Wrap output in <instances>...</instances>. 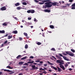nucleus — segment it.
Masks as SVG:
<instances>
[{
    "mask_svg": "<svg viewBox=\"0 0 75 75\" xmlns=\"http://www.w3.org/2000/svg\"><path fill=\"white\" fill-rule=\"evenodd\" d=\"M51 3H52V2H50V1L46 2L45 4H46V5L44 6L43 7H44L45 8H46L47 7L48 8L51 7L52 6V4H50Z\"/></svg>",
    "mask_w": 75,
    "mask_h": 75,
    "instance_id": "1",
    "label": "nucleus"
},
{
    "mask_svg": "<svg viewBox=\"0 0 75 75\" xmlns=\"http://www.w3.org/2000/svg\"><path fill=\"white\" fill-rule=\"evenodd\" d=\"M64 61L63 60H61V61L60 62V63L59 64V67L61 68H62L63 70H65V68L64 67L62 64H64V62H63Z\"/></svg>",
    "mask_w": 75,
    "mask_h": 75,
    "instance_id": "2",
    "label": "nucleus"
},
{
    "mask_svg": "<svg viewBox=\"0 0 75 75\" xmlns=\"http://www.w3.org/2000/svg\"><path fill=\"white\" fill-rule=\"evenodd\" d=\"M66 53L67 54L69 55L70 56H71V57H73V56L74 55V54L72 53L71 52H66Z\"/></svg>",
    "mask_w": 75,
    "mask_h": 75,
    "instance_id": "3",
    "label": "nucleus"
},
{
    "mask_svg": "<svg viewBox=\"0 0 75 75\" xmlns=\"http://www.w3.org/2000/svg\"><path fill=\"white\" fill-rule=\"evenodd\" d=\"M51 4H52V6H58V4H59L57 2H52Z\"/></svg>",
    "mask_w": 75,
    "mask_h": 75,
    "instance_id": "4",
    "label": "nucleus"
},
{
    "mask_svg": "<svg viewBox=\"0 0 75 75\" xmlns=\"http://www.w3.org/2000/svg\"><path fill=\"white\" fill-rule=\"evenodd\" d=\"M50 0H44L42 1V2H40L39 3V4H44V3L45 2H48V1H50Z\"/></svg>",
    "mask_w": 75,
    "mask_h": 75,
    "instance_id": "5",
    "label": "nucleus"
},
{
    "mask_svg": "<svg viewBox=\"0 0 75 75\" xmlns=\"http://www.w3.org/2000/svg\"><path fill=\"white\" fill-rule=\"evenodd\" d=\"M72 7L71 8L72 10H75V3L73 4L71 6Z\"/></svg>",
    "mask_w": 75,
    "mask_h": 75,
    "instance_id": "6",
    "label": "nucleus"
},
{
    "mask_svg": "<svg viewBox=\"0 0 75 75\" xmlns=\"http://www.w3.org/2000/svg\"><path fill=\"white\" fill-rule=\"evenodd\" d=\"M1 10L2 11H4V10H6V6H3L1 7L0 8Z\"/></svg>",
    "mask_w": 75,
    "mask_h": 75,
    "instance_id": "7",
    "label": "nucleus"
},
{
    "mask_svg": "<svg viewBox=\"0 0 75 75\" xmlns=\"http://www.w3.org/2000/svg\"><path fill=\"white\" fill-rule=\"evenodd\" d=\"M31 67H32V68H33V69H38V67H35V65L32 66Z\"/></svg>",
    "mask_w": 75,
    "mask_h": 75,
    "instance_id": "8",
    "label": "nucleus"
},
{
    "mask_svg": "<svg viewBox=\"0 0 75 75\" xmlns=\"http://www.w3.org/2000/svg\"><path fill=\"white\" fill-rule=\"evenodd\" d=\"M44 11L46 13H50V12H51V11L50 10L45 9L44 10Z\"/></svg>",
    "mask_w": 75,
    "mask_h": 75,
    "instance_id": "9",
    "label": "nucleus"
},
{
    "mask_svg": "<svg viewBox=\"0 0 75 75\" xmlns=\"http://www.w3.org/2000/svg\"><path fill=\"white\" fill-rule=\"evenodd\" d=\"M51 68H52L53 69H54L55 71H57V67H55L52 66H51Z\"/></svg>",
    "mask_w": 75,
    "mask_h": 75,
    "instance_id": "10",
    "label": "nucleus"
},
{
    "mask_svg": "<svg viewBox=\"0 0 75 75\" xmlns=\"http://www.w3.org/2000/svg\"><path fill=\"white\" fill-rule=\"evenodd\" d=\"M0 33H1V34H4L5 33V31L4 30H0Z\"/></svg>",
    "mask_w": 75,
    "mask_h": 75,
    "instance_id": "11",
    "label": "nucleus"
},
{
    "mask_svg": "<svg viewBox=\"0 0 75 75\" xmlns=\"http://www.w3.org/2000/svg\"><path fill=\"white\" fill-rule=\"evenodd\" d=\"M35 12V11L34 10H30V13L33 14Z\"/></svg>",
    "mask_w": 75,
    "mask_h": 75,
    "instance_id": "12",
    "label": "nucleus"
},
{
    "mask_svg": "<svg viewBox=\"0 0 75 75\" xmlns=\"http://www.w3.org/2000/svg\"><path fill=\"white\" fill-rule=\"evenodd\" d=\"M4 71L7 72H11V71L9 70H6V69H4Z\"/></svg>",
    "mask_w": 75,
    "mask_h": 75,
    "instance_id": "13",
    "label": "nucleus"
},
{
    "mask_svg": "<svg viewBox=\"0 0 75 75\" xmlns=\"http://www.w3.org/2000/svg\"><path fill=\"white\" fill-rule=\"evenodd\" d=\"M57 68L58 69V72H61V71H62V69H60V68H59V67H57Z\"/></svg>",
    "mask_w": 75,
    "mask_h": 75,
    "instance_id": "14",
    "label": "nucleus"
},
{
    "mask_svg": "<svg viewBox=\"0 0 75 75\" xmlns=\"http://www.w3.org/2000/svg\"><path fill=\"white\" fill-rule=\"evenodd\" d=\"M17 30H14L12 31V33L13 34H17Z\"/></svg>",
    "mask_w": 75,
    "mask_h": 75,
    "instance_id": "15",
    "label": "nucleus"
},
{
    "mask_svg": "<svg viewBox=\"0 0 75 75\" xmlns=\"http://www.w3.org/2000/svg\"><path fill=\"white\" fill-rule=\"evenodd\" d=\"M14 4L15 5V6H16V7L20 5L19 3L18 2L16 4Z\"/></svg>",
    "mask_w": 75,
    "mask_h": 75,
    "instance_id": "16",
    "label": "nucleus"
},
{
    "mask_svg": "<svg viewBox=\"0 0 75 75\" xmlns=\"http://www.w3.org/2000/svg\"><path fill=\"white\" fill-rule=\"evenodd\" d=\"M23 64H24V62H19V64L20 65H21Z\"/></svg>",
    "mask_w": 75,
    "mask_h": 75,
    "instance_id": "17",
    "label": "nucleus"
},
{
    "mask_svg": "<svg viewBox=\"0 0 75 75\" xmlns=\"http://www.w3.org/2000/svg\"><path fill=\"white\" fill-rule=\"evenodd\" d=\"M13 37V36H12V35H9L8 36V38H7L8 39H11V38H12V37Z\"/></svg>",
    "mask_w": 75,
    "mask_h": 75,
    "instance_id": "18",
    "label": "nucleus"
},
{
    "mask_svg": "<svg viewBox=\"0 0 75 75\" xmlns=\"http://www.w3.org/2000/svg\"><path fill=\"white\" fill-rule=\"evenodd\" d=\"M50 28H52V29H53V28H54V26L53 25H50Z\"/></svg>",
    "mask_w": 75,
    "mask_h": 75,
    "instance_id": "19",
    "label": "nucleus"
},
{
    "mask_svg": "<svg viewBox=\"0 0 75 75\" xmlns=\"http://www.w3.org/2000/svg\"><path fill=\"white\" fill-rule=\"evenodd\" d=\"M21 55H18L17 57H16V59H19L20 58H21Z\"/></svg>",
    "mask_w": 75,
    "mask_h": 75,
    "instance_id": "20",
    "label": "nucleus"
},
{
    "mask_svg": "<svg viewBox=\"0 0 75 75\" xmlns=\"http://www.w3.org/2000/svg\"><path fill=\"white\" fill-rule=\"evenodd\" d=\"M47 63L49 64L50 65H54V64L52 63H51V62H49V61H47Z\"/></svg>",
    "mask_w": 75,
    "mask_h": 75,
    "instance_id": "21",
    "label": "nucleus"
},
{
    "mask_svg": "<svg viewBox=\"0 0 75 75\" xmlns=\"http://www.w3.org/2000/svg\"><path fill=\"white\" fill-rule=\"evenodd\" d=\"M34 61H32V62L29 61L28 62V64H33L34 62Z\"/></svg>",
    "mask_w": 75,
    "mask_h": 75,
    "instance_id": "22",
    "label": "nucleus"
},
{
    "mask_svg": "<svg viewBox=\"0 0 75 75\" xmlns=\"http://www.w3.org/2000/svg\"><path fill=\"white\" fill-rule=\"evenodd\" d=\"M7 68H9V69H13V67H10V66H8L6 67Z\"/></svg>",
    "mask_w": 75,
    "mask_h": 75,
    "instance_id": "23",
    "label": "nucleus"
},
{
    "mask_svg": "<svg viewBox=\"0 0 75 75\" xmlns=\"http://www.w3.org/2000/svg\"><path fill=\"white\" fill-rule=\"evenodd\" d=\"M36 44H37L38 45H41V43L38 42L36 43Z\"/></svg>",
    "mask_w": 75,
    "mask_h": 75,
    "instance_id": "24",
    "label": "nucleus"
},
{
    "mask_svg": "<svg viewBox=\"0 0 75 75\" xmlns=\"http://www.w3.org/2000/svg\"><path fill=\"white\" fill-rule=\"evenodd\" d=\"M3 25H4L5 26H6L7 25V23H4L2 24Z\"/></svg>",
    "mask_w": 75,
    "mask_h": 75,
    "instance_id": "25",
    "label": "nucleus"
},
{
    "mask_svg": "<svg viewBox=\"0 0 75 75\" xmlns=\"http://www.w3.org/2000/svg\"><path fill=\"white\" fill-rule=\"evenodd\" d=\"M25 49H27V48H28V45H27V44H26L25 45Z\"/></svg>",
    "mask_w": 75,
    "mask_h": 75,
    "instance_id": "26",
    "label": "nucleus"
},
{
    "mask_svg": "<svg viewBox=\"0 0 75 75\" xmlns=\"http://www.w3.org/2000/svg\"><path fill=\"white\" fill-rule=\"evenodd\" d=\"M59 3H62V4L64 3V1H59Z\"/></svg>",
    "mask_w": 75,
    "mask_h": 75,
    "instance_id": "27",
    "label": "nucleus"
},
{
    "mask_svg": "<svg viewBox=\"0 0 75 75\" xmlns=\"http://www.w3.org/2000/svg\"><path fill=\"white\" fill-rule=\"evenodd\" d=\"M28 13H31V10H28L27 11Z\"/></svg>",
    "mask_w": 75,
    "mask_h": 75,
    "instance_id": "28",
    "label": "nucleus"
},
{
    "mask_svg": "<svg viewBox=\"0 0 75 75\" xmlns=\"http://www.w3.org/2000/svg\"><path fill=\"white\" fill-rule=\"evenodd\" d=\"M26 58H27V57H25L22 58L21 59H25Z\"/></svg>",
    "mask_w": 75,
    "mask_h": 75,
    "instance_id": "29",
    "label": "nucleus"
},
{
    "mask_svg": "<svg viewBox=\"0 0 75 75\" xmlns=\"http://www.w3.org/2000/svg\"><path fill=\"white\" fill-rule=\"evenodd\" d=\"M60 61L61 60H57V62H58V63H59V64H60V63H61V61Z\"/></svg>",
    "mask_w": 75,
    "mask_h": 75,
    "instance_id": "30",
    "label": "nucleus"
},
{
    "mask_svg": "<svg viewBox=\"0 0 75 75\" xmlns=\"http://www.w3.org/2000/svg\"><path fill=\"white\" fill-rule=\"evenodd\" d=\"M23 34L24 35H25V36H27L28 35L27 33H23Z\"/></svg>",
    "mask_w": 75,
    "mask_h": 75,
    "instance_id": "31",
    "label": "nucleus"
},
{
    "mask_svg": "<svg viewBox=\"0 0 75 75\" xmlns=\"http://www.w3.org/2000/svg\"><path fill=\"white\" fill-rule=\"evenodd\" d=\"M11 72L9 73V74L10 75H11V74H13V73H14V71H11Z\"/></svg>",
    "mask_w": 75,
    "mask_h": 75,
    "instance_id": "32",
    "label": "nucleus"
},
{
    "mask_svg": "<svg viewBox=\"0 0 75 75\" xmlns=\"http://www.w3.org/2000/svg\"><path fill=\"white\" fill-rule=\"evenodd\" d=\"M17 10H20L21 9V7H18L17 8Z\"/></svg>",
    "mask_w": 75,
    "mask_h": 75,
    "instance_id": "33",
    "label": "nucleus"
},
{
    "mask_svg": "<svg viewBox=\"0 0 75 75\" xmlns=\"http://www.w3.org/2000/svg\"><path fill=\"white\" fill-rule=\"evenodd\" d=\"M71 50L72 52H75V50H74V49H71Z\"/></svg>",
    "mask_w": 75,
    "mask_h": 75,
    "instance_id": "34",
    "label": "nucleus"
},
{
    "mask_svg": "<svg viewBox=\"0 0 75 75\" xmlns=\"http://www.w3.org/2000/svg\"><path fill=\"white\" fill-rule=\"evenodd\" d=\"M51 50L52 51H55V48H52Z\"/></svg>",
    "mask_w": 75,
    "mask_h": 75,
    "instance_id": "35",
    "label": "nucleus"
},
{
    "mask_svg": "<svg viewBox=\"0 0 75 75\" xmlns=\"http://www.w3.org/2000/svg\"><path fill=\"white\" fill-rule=\"evenodd\" d=\"M19 39L20 40V41H21L22 40H23V38L21 37L19 38Z\"/></svg>",
    "mask_w": 75,
    "mask_h": 75,
    "instance_id": "36",
    "label": "nucleus"
},
{
    "mask_svg": "<svg viewBox=\"0 0 75 75\" xmlns=\"http://www.w3.org/2000/svg\"><path fill=\"white\" fill-rule=\"evenodd\" d=\"M58 54L59 55V56H60V57H63V56L62 54H61V53H58Z\"/></svg>",
    "mask_w": 75,
    "mask_h": 75,
    "instance_id": "37",
    "label": "nucleus"
},
{
    "mask_svg": "<svg viewBox=\"0 0 75 75\" xmlns=\"http://www.w3.org/2000/svg\"><path fill=\"white\" fill-rule=\"evenodd\" d=\"M57 57L58 58V59H62V58H61V57L59 56H57Z\"/></svg>",
    "mask_w": 75,
    "mask_h": 75,
    "instance_id": "38",
    "label": "nucleus"
},
{
    "mask_svg": "<svg viewBox=\"0 0 75 75\" xmlns=\"http://www.w3.org/2000/svg\"><path fill=\"white\" fill-rule=\"evenodd\" d=\"M34 1H35V3H38V2H39V1H38L37 0H34Z\"/></svg>",
    "mask_w": 75,
    "mask_h": 75,
    "instance_id": "39",
    "label": "nucleus"
},
{
    "mask_svg": "<svg viewBox=\"0 0 75 75\" xmlns=\"http://www.w3.org/2000/svg\"><path fill=\"white\" fill-rule=\"evenodd\" d=\"M23 5H27V3H26V2H23Z\"/></svg>",
    "mask_w": 75,
    "mask_h": 75,
    "instance_id": "40",
    "label": "nucleus"
},
{
    "mask_svg": "<svg viewBox=\"0 0 75 75\" xmlns=\"http://www.w3.org/2000/svg\"><path fill=\"white\" fill-rule=\"evenodd\" d=\"M63 58L65 60H66V59H67V57H65V56H63Z\"/></svg>",
    "mask_w": 75,
    "mask_h": 75,
    "instance_id": "41",
    "label": "nucleus"
},
{
    "mask_svg": "<svg viewBox=\"0 0 75 75\" xmlns=\"http://www.w3.org/2000/svg\"><path fill=\"white\" fill-rule=\"evenodd\" d=\"M35 62H40V61L38 60H35Z\"/></svg>",
    "mask_w": 75,
    "mask_h": 75,
    "instance_id": "42",
    "label": "nucleus"
},
{
    "mask_svg": "<svg viewBox=\"0 0 75 75\" xmlns=\"http://www.w3.org/2000/svg\"><path fill=\"white\" fill-rule=\"evenodd\" d=\"M70 4H66L67 6H68L69 7V6Z\"/></svg>",
    "mask_w": 75,
    "mask_h": 75,
    "instance_id": "43",
    "label": "nucleus"
},
{
    "mask_svg": "<svg viewBox=\"0 0 75 75\" xmlns=\"http://www.w3.org/2000/svg\"><path fill=\"white\" fill-rule=\"evenodd\" d=\"M28 65V64L27 63H25L24 64V65Z\"/></svg>",
    "mask_w": 75,
    "mask_h": 75,
    "instance_id": "44",
    "label": "nucleus"
},
{
    "mask_svg": "<svg viewBox=\"0 0 75 75\" xmlns=\"http://www.w3.org/2000/svg\"><path fill=\"white\" fill-rule=\"evenodd\" d=\"M52 58H53L54 59H56V58H55V57H54V56H52Z\"/></svg>",
    "mask_w": 75,
    "mask_h": 75,
    "instance_id": "45",
    "label": "nucleus"
},
{
    "mask_svg": "<svg viewBox=\"0 0 75 75\" xmlns=\"http://www.w3.org/2000/svg\"><path fill=\"white\" fill-rule=\"evenodd\" d=\"M69 2H70V3L71 2H73V0H69Z\"/></svg>",
    "mask_w": 75,
    "mask_h": 75,
    "instance_id": "46",
    "label": "nucleus"
},
{
    "mask_svg": "<svg viewBox=\"0 0 75 75\" xmlns=\"http://www.w3.org/2000/svg\"><path fill=\"white\" fill-rule=\"evenodd\" d=\"M68 64L67 63L65 65V67H68Z\"/></svg>",
    "mask_w": 75,
    "mask_h": 75,
    "instance_id": "47",
    "label": "nucleus"
},
{
    "mask_svg": "<svg viewBox=\"0 0 75 75\" xmlns=\"http://www.w3.org/2000/svg\"><path fill=\"white\" fill-rule=\"evenodd\" d=\"M7 40H6L4 42V44H6V43H7Z\"/></svg>",
    "mask_w": 75,
    "mask_h": 75,
    "instance_id": "48",
    "label": "nucleus"
},
{
    "mask_svg": "<svg viewBox=\"0 0 75 75\" xmlns=\"http://www.w3.org/2000/svg\"><path fill=\"white\" fill-rule=\"evenodd\" d=\"M42 67L40 68H39V70L40 71H42Z\"/></svg>",
    "mask_w": 75,
    "mask_h": 75,
    "instance_id": "49",
    "label": "nucleus"
},
{
    "mask_svg": "<svg viewBox=\"0 0 75 75\" xmlns=\"http://www.w3.org/2000/svg\"><path fill=\"white\" fill-rule=\"evenodd\" d=\"M69 71H72V69L70 68H69Z\"/></svg>",
    "mask_w": 75,
    "mask_h": 75,
    "instance_id": "50",
    "label": "nucleus"
},
{
    "mask_svg": "<svg viewBox=\"0 0 75 75\" xmlns=\"http://www.w3.org/2000/svg\"><path fill=\"white\" fill-rule=\"evenodd\" d=\"M44 67H47V64H44Z\"/></svg>",
    "mask_w": 75,
    "mask_h": 75,
    "instance_id": "51",
    "label": "nucleus"
},
{
    "mask_svg": "<svg viewBox=\"0 0 75 75\" xmlns=\"http://www.w3.org/2000/svg\"><path fill=\"white\" fill-rule=\"evenodd\" d=\"M42 73H44V74H46V71H44L42 72Z\"/></svg>",
    "mask_w": 75,
    "mask_h": 75,
    "instance_id": "52",
    "label": "nucleus"
},
{
    "mask_svg": "<svg viewBox=\"0 0 75 75\" xmlns=\"http://www.w3.org/2000/svg\"><path fill=\"white\" fill-rule=\"evenodd\" d=\"M30 58H34V57H33V56H30Z\"/></svg>",
    "mask_w": 75,
    "mask_h": 75,
    "instance_id": "53",
    "label": "nucleus"
},
{
    "mask_svg": "<svg viewBox=\"0 0 75 75\" xmlns=\"http://www.w3.org/2000/svg\"><path fill=\"white\" fill-rule=\"evenodd\" d=\"M13 18H14V19H17V18L16 17L13 16Z\"/></svg>",
    "mask_w": 75,
    "mask_h": 75,
    "instance_id": "54",
    "label": "nucleus"
},
{
    "mask_svg": "<svg viewBox=\"0 0 75 75\" xmlns=\"http://www.w3.org/2000/svg\"><path fill=\"white\" fill-rule=\"evenodd\" d=\"M65 60H66V61H69V59H67V58H66V59Z\"/></svg>",
    "mask_w": 75,
    "mask_h": 75,
    "instance_id": "55",
    "label": "nucleus"
},
{
    "mask_svg": "<svg viewBox=\"0 0 75 75\" xmlns=\"http://www.w3.org/2000/svg\"><path fill=\"white\" fill-rule=\"evenodd\" d=\"M8 35V34H6L4 36V37H7Z\"/></svg>",
    "mask_w": 75,
    "mask_h": 75,
    "instance_id": "56",
    "label": "nucleus"
},
{
    "mask_svg": "<svg viewBox=\"0 0 75 75\" xmlns=\"http://www.w3.org/2000/svg\"><path fill=\"white\" fill-rule=\"evenodd\" d=\"M34 21H35V22H37V20L36 19H35Z\"/></svg>",
    "mask_w": 75,
    "mask_h": 75,
    "instance_id": "57",
    "label": "nucleus"
},
{
    "mask_svg": "<svg viewBox=\"0 0 75 75\" xmlns=\"http://www.w3.org/2000/svg\"><path fill=\"white\" fill-rule=\"evenodd\" d=\"M33 64L34 65H36L37 63H33Z\"/></svg>",
    "mask_w": 75,
    "mask_h": 75,
    "instance_id": "58",
    "label": "nucleus"
},
{
    "mask_svg": "<svg viewBox=\"0 0 75 75\" xmlns=\"http://www.w3.org/2000/svg\"><path fill=\"white\" fill-rule=\"evenodd\" d=\"M44 69H45V70H47V69L45 67H44Z\"/></svg>",
    "mask_w": 75,
    "mask_h": 75,
    "instance_id": "59",
    "label": "nucleus"
},
{
    "mask_svg": "<svg viewBox=\"0 0 75 75\" xmlns=\"http://www.w3.org/2000/svg\"><path fill=\"white\" fill-rule=\"evenodd\" d=\"M2 74H3V73L2 72H0V75H1Z\"/></svg>",
    "mask_w": 75,
    "mask_h": 75,
    "instance_id": "60",
    "label": "nucleus"
},
{
    "mask_svg": "<svg viewBox=\"0 0 75 75\" xmlns=\"http://www.w3.org/2000/svg\"><path fill=\"white\" fill-rule=\"evenodd\" d=\"M63 54L64 55H67V54H65V53H63Z\"/></svg>",
    "mask_w": 75,
    "mask_h": 75,
    "instance_id": "61",
    "label": "nucleus"
},
{
    "mask_svg": "<svg viewBox=\"0 0 75 75\" xmlns=\"http://www.w3.org/2000/svg\"><path fill=\"white\" fill-rule=\"evenodd\" d=\"M30 27H31V28H33V27H34L33 26H30Z\"/></svg>",
    "mask_w": 75,
    "mask_h": 75,
    "instance_id": "62",
    "label": "nucleus"
},
{
    "mask_svg": "<svg viewBox=\"0 0 75 75\" xmlns=\"http://www.w3.org/2000/svg\"><path fill=\"white\" fill-rule=\"evenodd\" d=\"M28 19H31V17H28Z\"/></svg>",
    "mask_w": 75,
    "mask_h": 75,
    "instance_id": "63",
    "label": "nucleus"
},
{
    "mask_svg": "<svg viewBox=\"0 0 75 75\" xmlns=\"http://www.w3.org/2000/svg\"><path fill=\"white\" fill-rule=\"evenodd\" d=\"M23 74L22 73H20L19 74V75H22Z\"/></svg>",
    "mask_w": 75,
    "mask_h": 75,
    "instance_id": "64",
    "label": "nucleus"
}]
</instances>
